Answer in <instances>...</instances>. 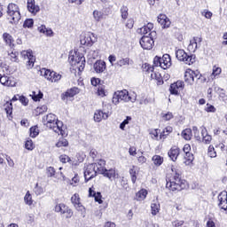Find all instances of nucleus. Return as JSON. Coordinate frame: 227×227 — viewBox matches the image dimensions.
I'll list each match as a JSON object with an SVG mask.
<instances>
[{
    "label": "nucleus",
    "instance_id": "9b49d317",
    "mask_svg": "<svg viewBox=\"0 0 227 227\" xmlns=\"http://www.w3.org/2000/svg\"><path fill=\"white\" fill-rule=\"evenodd\" d=\"M71 203L74 205V208L78 212H82V214L83 215V217H84V215L86 214V207H84V206H82V204L81 203V198L79 197L78 193H74L71 197Z\"/></svg>",
    "mask_w": 227,
    "mask_h": 227
},
{
    "label": "nucleus",
    "instance_id": "e2e57ef3",
    "mask_svg": "<svg viewBox=\"0 0 227 227\" xmlns=\"http://www.w3.org/2000/svg\"><path fill=\"white\" fill-rule=\"evenodd\" d=\"M47 175L49 177L54 176V175H56V169H54L53 167H48L47 168Z\"/></svg>",
    "mask_w": 227,
    "mask_h": 227
},
{
    "label": "nucleus",
    "instance_id": "dca6fc26",
    "mask_svg": "<svg viewBox=\"0 0 227 227\" xmlns=\"http://www.w3.org/2000/svg\"><path fill=\"white\" fill-rule=\"evenodd\" d=\"M202 41L203 39L201 37H193V39L190 41V44L188 45V51L190 52H196L198 45H201Z\"/></svg>",
    "mask_w": 227,
    "mask_h": 227
},
{
    "label": "nucleus",
    "instance_id": "37998d69",
    "mask_svg": "<svg viewBox=\"0 0 227 227\" xmlns=\"http://www.w3.org/2000/svg\"><path fill=\"white\" fill-rule=\"evenodd\" d=\"M129 175L131 176V181L133 184H136V181L137 180V172H136V166H132L130 168H129Z\"/></svg>",
    "mask_w": 227,
    "mask_h": 227
},
{
    "label": "nucleus",
    "instance_id": "3c124183",
    "mask_svg": "<svg viewBox=\"0 0 227 227\" xmlns=\"http://www.w3.org/2000/svg\"><path fill=\"white\" fill-rule=\"evenodd\" d=\"M40 134V130L38 129V127L34 126L30 128V137H36Z\"/></svg>",
    "mask_w": 227,
    "mask_h": 227
},
{
    "label": "nucleus",
    "instance_id": "393cba45",
    "mask_svg": "<svg viewBox=\"0 0 227 227\" xmlns=\"http://www.w3.org/2000/svg\"><path fill=\"white\" fill-rule=\"evenodd\" d=\"M152 29H153V24L148 23L146 26L142 27L140 29H138L139 33H142V35H148V36H152Z\"/></svg>",
    "mask_w": 227,
    "mask_h": 227
},
{
    "label": "nucleus",
    "instance_id": "09e8293b",
    "mask_svg": "<svg viewBox=\"0 0 227 227\" xmlns=\"http://www.w3.org/2000/svg\"><path fill=\"white\" fill-rule=\"evenodd\" d=\"M62 215H64L66 219H72V216L74 215V211H72L70 207H67V209L62 213Z\"/></svg>",
    "mask_w": 227,
    "mask_h": 227
},
{
    "label": "nucleus",
    "instance_id": "f03ea898",
    "mask_svg": "<svg viewBox=\"0 0 227 227\" xmlns=\"http://www.w3.org/2000/svg\"><path fill=\"white\" fill-rule=\"evenodd\" d=\"M172 173H174V176L169 179V181H167V189L173 192H180V191H184V189L187 187V182L182 179L180 170L172 168Z\"/></svg>",
    "mask_w": 227,
    "mask_h": 227
},
{
    "label": "nucleus",
    "instance_id": "ea45409f",
    "mask_svg": "<svg viewBox=\"0 0 227 227\" xmlns=\"http://www.w3.org/2000/svg\"><path fill=\"white\" fill-rule=\"evenodd\" d=\"M152 160L154 166H162V162H164V158L160 155H154L153 156Z\"/></svg>",
    "mask_w": 227,
    "mask_h": 227
},
{
    "label": "nucleus",
    "instance_id": "c03bdc74",
    "mask_svg": "<svg viewBox=\"0 0 227 227\" xmlns=\"http://www.w3.org/2000/svg\"><path fill=\"white\" fill-rule=\"evenodd\" d=\"M57 148H63V146H68V140L67 138H59V141L56 143Z\"/></svg>",
    "mask_w": 227,
    "mask_h": 227
},
{
    "label": "nucleus",
    "instance_id": "72a5a7b5",
    "mask_svg": "<svg viewBox=\"0 0 227 227\" xmlns=\"http://www.w3.org/2000/svg\"><path fill=\"white\" fill-rule=\"evenodd\" d=\"M159 212H160V204L159 202H153L151 204L152 215H157Z\"/></svg>",
    "mask_w": 227,
    "mask_h": 227
},
{
    "label": "nucleus",
    "instance_id": "a878e982",
    "mask_svg": "<svg viewBox=\"0 0 227 227\" xmlns=\"http://www.w3.org/2000/svg\"><path fill=\"white\" fill-rule=\"evenodd\" d=\"M92 15L95 22H101V20L106 19V14L102 11L94 10Z\"/></svg>",
    "mask_w": 227,
    "mask_h": 227
},
{
    "label": "nucleus",
    "instance_id": "864d4df0",
    "mask_svg": "<svg viewBox=\"0 0 227 227\" xmlns=\"http://www.w3.org/2000/svg\"><path fill=\"white\" fill-rule=\"evenodd\" d=\"M9 56L11 58V61H19V51H12L9 53Z\"/></svg>",
    "mask_w": 227,
    "mask_h": 227
},
{
    "label": "nucleus",
    "instance_id": "7c9ffc66",
    "mask_svg": "<svg viewBox=\"0 0 227 227\" xmlns=\"http://www.w3.org/2000/svg\"><path fill=\"white\" fill-rule=\"evenodd\" d=\"M151 79H154V81H156L159 86L164 84V81L162 80V75H160V73L153 72L151 74Z\"/></svg>",
    "mask_w": 227,
    "mask_h": 227
},
{
    "label": "nucleus",
    "instance_id": "a18cd8bd",
    "mask_svg": "<svg viewBox=\"0 0 227 227\" xmlns=\"http://www.w3.org/2000/svg\"><path fill=\"white\" fill-rule=\"evenodd\" d=\"M221 72H222L221 67H217L215 66L213 67V71H212V74L210 75V78L214 80L215 77H217V75L221 74Z\"/></svg>",
    "mask_w": 227,
    "mask_h": 227
},
{
    "label": "nucleus",
    "instance_id": "2eb2a0df",
    "mask_svg": "<svg viewBox=\"0 0 227 227\" xmlns=\"http://www.w3.org/2000/svg\"><path fill=\"white\" fill-rule=\"evenodd\" d=\"M185 88V84L183 81H177L172 83L169 87V91L171 95H178L179 91H182Z\"/></svg>",
    "mask_w": 227,
    "mask_h": 227
},
{
    "label": "nucleus",
    "instance_id": "6ab92c4d",
    "mask_svg": "<svg viewBox=\"0 0 227 227\" xmlns=\"http://www.w3.org/2000/svg\"><path fill=\"white\" fill-rule=\"evenodd\" d=\"M109 118V112H104L102 110H97L94 114V121L100 123L101 120H107Z\"/></svg>",
    "mask_w": 227,
    "mask_h": 227
},
{
    "label": "nucleus",
    "instance_id": "c9c22d12",
    "mask_svg": "<svg viewBox=\"0 0 227 227\" xmlns=\"http://www.w3.org/2000/svg\"><path fill=\"white\" fill-rule=\"evenodd\" d=\"M4 111L6 112L7 116H12L13 113V105L12 104V102L7 101L4 105Z\"/></svg>",
    "mask_w": 227,
    "mask_h": 227
},
{
    "label": "nucleus",
    "instance_id": "20e7f679",
    "mask_svg": "<svg viewBox=\"0 0 227 227\" xmlns=\"http://www.w3.org/2000/svg\"><path fill=\"white\" fill-rule=\"evenodd\" d=\"M68 61L70 65H72V67H75L79 72H82V70H84V67L86 66V59L84 58V55L79 51L70 52Z\"/></svg>",
    "mask_w": 227,
    "mask_h": 227
},
{
    "label": "nucleus",
    "instance_id": "4c0bfd02",
    "mask_svg": "<svg viewBox=\"0 0 227 227\" xmlns=\"http://www.w3.org/2000/svg\"><path fill=\"white\" fill-rule=\"evenodd\" d=\"M171 132H173V128L170 126L166 127L160 135V139H166Z\"/></svg>",
    "mask_w": 227,
    "mask_h": 227
},
{
    "label": "nucleus",
    "instance_id": "1a4fd4ad",
    "mask_svg": "<svg viewBox=\"0 0 227 227\" xmlns=\"http://www.w3.org/2000/svg\"><path fill=\"white\" fill-rule=\"evenodd\" d=\"M97 35L91 32H86L81 35V45H85L86 47H91L95 42H97Z\"/></svg>",
    "mask_w": 227,
    "mask_h": 227
},
{
    "label": "nucleus",
    "instance_id": "bf43d9fd",
    "mask_svg": "<svg viewBox=\"0 0 227 227\" xmlns=\"http://www.w3.org/2000/svg\"><path fill=\"white\" fill-rule=\"evenodd\" d=\"M162 118L165 121H169V120H173V113L168 112L167 114H162Z\"/></svg>",
    "mask_w": 227,
    "mask_h": 227
},
{
    "label": "nucleus",
    "instance_id": "338daca9",
    "mask_svg": "<svg viewBox=\"0 0 227 227\" xmlns=\"http://www.w3.org/2000/svg\"><path fill=\"white\" fill-rule=\"evenodd\" d=\"M219 100H221V102H223L224 104H227V95L224 92H221L219 94Z\"/></svg>",
    "mask_w": 227,
    "mask_h": 227
},
{
    "label": "nucleus",
    "instance_id": "603ef678",
    "mask_svg": "<svg viewBox=\"0 0 227 227\" xmlns=\"http://www.w3.org/2000/svg\"><path fill=\"white\" fill-rule=\"evenodd\" d=\"M121 13L122 19H124V20H127V17H129V8L127 6H122L121 8Z\"/></svg>",
    "mask_w": 227,
    "mask_h": 227
},
{
    "label": "nucleus",
    "instance_id": "4468645a",
    "mask_svg": "<svg viewBox=\"0 0 227 227\" xmlns=\"http://www.w3.org/2000/svg\"><path fill=\"white\" fill-rule=\"evenodd\" d=\"M0 83L3 86H7L8 88H13L17 85L15 78L2 74H0Z\"/></svg>",
    "mask_w": 227,
    "mask_h": 227
},
{
    "label": "nucleus",
    "instance_id": "774afa93",
    "mask_svg": "<svg viewBox=\"0 0 227 227\" xmlns=\"http://www.w3.org/2000/svg\"><path fill=\"white\" fill-rule=\"evenodd\" d=\"M142 68L145 71V72H153V67L150 66V64H145Z\"/></svg>",
    "mask_w": 227,
    "mask_h": 227
},
{
    "label": "nucleus",
    "instance_id": "e433bc0d",
    "mask_svg": "<svg viewBox=\"0 0 227 227\" xmlns=\"http://www.w3.org/2000/svg\"><path fill=\"white\" fill-rule=\"evenodd\" d=\"M68 206L63 204V203H59L57 204L55 206V212H57L58 214H60V215H62L64 214V212L67 209Z\"/></svg>",
    "mask_w": 227,
    "mask_h": 227
},
{
    "label": "nucleus",
    "instance_id": "8fccbe9b",
    "mask_svg": "<svg viewBox=\"0 0 227 227\" xmlns=\"http://www.w3.org/2000/svg\"><path fill=\"white\" fill-rule=\"evenodd\" d=\"M207 155L211 157V159L217 157V153H215V149L212 145H209L207 149Z\"/></svg>",
    "mask_w": 227,
    "mask_h": 227
},
{
    "label": "nucleus",
    "instance_id": "423d86ee",
    "mask_svg": "<svg viewBox=\"0 0 227 227\" xmlns=\"http://www.w3.org/2000/svg\"><path fill=\"white\" fill-rule=\"evenodd\" d=\"M153 67H160L163 70H168L171 67V57L169 54H164L162 58L159 56L154 57Z\"/></svg>",
    "mask_w": 227,
    "mask_h": 227
},
{
    "label": "nucleus",
    "instance_id": "6e6d98bb",
    "mask_svg": "<svg viewBox=\"0 0 227 227\" xmlns=\"http://www.w3.org/2000/svg\"><path fill=\"white\" fill-rule=\"evenodd\" d=\"M192 132H193L195 139L197 141H201V137H200V130L198 129V127L193 126L192 127Z\"/></svg>",
    "mask_w": 227,
    "mask_h": 227
},
{
    "label": "nucleus",
    "instance_id": "f3484780",
    "mask_svg": "<svg viewBox=\"0 0 227 227\" xmlns=\"http://www.w3.org/2000/svg\"><path fill=\"white\" fill-rule=\"evenodd\" d=\"M21 56H23L24 59H27V68H33L35 67V57L28 51H23L21 52Z\"/></svg>",
    "mask_w": 227,
    "mask_h": 227
},
{
    "label": "nucleus",
    "instance_id": "0eeeda50",
    "mask_svg": "<svg viewBox=\"0 0 227 227\" xmlns=\"http://www.w3.org/2000/svg\"><path fill=\"white\" fill-rule=\"evenodd\" d=\"M176 58L178 61H183L185 65H192L196 62V56L189 55L184 50H177L176 51Z\"/></svg>",
    "mask_w": 227,
    "mask_h": 227
},
{
    "label": "nucleus",
    "instance_id": "cd10ccee",
    "mask_svg": "<svg viewBox=\"0 0 227 227\" xmlns=\"http://www.w3.org/2000/svg\"><path fill=\"white\" fill-rule=\"evenodd\" d=\"M39 33H43L45 36H54V32L51 28H47L44 25L38 27Z\"/></svg>",
    "mask_w": 227,
    "mask_h": 227
},
{
    "label": "nucleus",
    "instance_id": "f704fd0d",
    "mask_svg": "<svg viewBox=\"0 0 227 227\" xmlns=\"http://www.w3.org/2000/svg\"><path fill=\"white\" fill-rule=\"evenodd\" d=\"M181 136L186 141H191V139L192 137V129H185L184 130L182 131Z\"/></svg>",
    "mask_w": 227,
    "mask_h": 227
},
{
    "label": "nucleus",
    "instance_id": "5fc2aeb1",
    "mask_svg": "<svg viewBox=\"0 0 227 227\" xmlns=\"http://www.w3.org/2000/svg\"><path fill=\"white\" fill-rule=\"evenodd\" d=\"M34 192L36 194V196H40L41 194H43L44 191L42 186H39L38 184H35L34 188Z\"/></svg>",
    "mask_w": 227,
    "mask_h": 227
},
{
    "label": "nucleus",
    "instance_id": "9d476101",
    "mask_svg": "<svg viewBox=\"0 0 227 227\" xmlns=\"http://www.w3.org/2000/svg\"><path fill=\"white\" fill-rule=\"evenodd\" d=\"M140 45L142 49L145 51H152L155 45V41H153V37H152V35H144L140 39Z\"/></svg>",
    "mask_w": 227,
    "mask_h": 227
},
{
    "label": "nucleus",
    "instance_id": "a19ab883",
    "mask_svg": "<svg viewBox=\"0 0 227 227\" xmlns=\"http://www.w3.org/2000/svg\"><path fill=\"white\" fill-rule=\"evenodd\" d=\"M32 97V99L34 102H40L41 98H43V93L42 91H39L37 94L35 91H33L32 94L30 95Z\"/></svg>",
    "mask_w": 227,
    "mask_h": 227
},
{
    "label": "nucleus",
    "instance_id": "f257e3e1",
    "mask_svg": "<svg viewBox=\"0 0 227 227\" xmlns=\"http://www.w3.org/2000/svg\"><path fill=\"white\" fill-rule=\"evenodd\" d=\"M43 123L56 134H59L65 137V136H68L67 133V127L63 125V121H59L58 117L54 114H49L43 118Z\"/></svg>",
    "mask_w": 227,
    "mask_h": 227
},
{
    "label": "nucleus",
    "instance_id": "b1692460",
    "mask_svg": "<svg viewBox=\"0 0 227 227\" xmlns=\"http://www.w3.org/2000/svg\"><path fill=\"white\" fill-rule=\"evenodd\" d=\"M93 67L96 74H102L106 71V62L103 60L96 61Z\"/></svg>",
    "mask_w": 227,
    "mask_h": 227
},
{
    "label": "nucleus",
    "instance_id": "39448f33",
    "mask_svg": "<svg viewBox=\"0 0 227 227\" xmlns=\"http://www.w3.org/2000/svg\"><path fill=\"white\" fill-rule=\"evenodd\" d=\"M7 15L11 19V24H19L21 19L20 9L17 4L11 3L7 6Z\"/></svg>",
    "mask_w": 227,
    "mask_h": 227
},
{
    "label": "nucleus",
    "instance_id": "58836bf2",
    "mask_svg": "<svg viewBox=\"0 0 227 227\" xmlns=\"http://www.w3.org/2000/svg\"><path fill=\"white\" fill-rule=\"evenodd\" d=\"M184 159V164L186 166H191V164H192V162L194 161V154H192V153H186Z\"/></svg>",
    "mask_w": 227,
    "mask_h": 227
},
{
    "label": "nucleus",
    "instance_id": "4d7b16f0",
    "mask_svg": "<svg viewBox=\"0 0 227 227\" xmlns=\"http://www.w3.org/2000/svg\"><path fill=\"white\" fill-rule=\"evenodd\" d=\"M130 120H132V117L127 116V118L120 124L121 130H125V126L129 125Z\"/></svg>",
    "mask_w": 227,
    "mask_h": 227
},
{
    "label": "nucleus",
    "instance_id": "f8f14e48",
    "mask_svg": "<svg viewBox=\"0 0 227 227\" xmlns=\"http://www.w3.org/2000/svg\"><path fill=\"white\" fill-rule=\"evenodd\" d=\"M96 165L91 163L87 165L84 170V178L86 182H90L92 178H95L97 176V169L95 168Z\"/></svg>",
    "mask_w": 227,
    "mask_h": 227
},
{
    "label": "nucleus",
    "instance_id": "aec40b11",
    "mask_svg": "<svg viewBox=\"0 0 227 227\" xmlns=\"http://www.w3.org/2000/svg\"><path fill=\"white\" fill-rule=\"evenodd\" d=\"M158 22L159 24H160L163 29H166L171 26V21L169 20V18H168V16H166L165 14H160L158 16Z\"/></svg>",
    "mask_w": 227,
    "mask_h": 227
},
{
    "label": "nucleus",
    "instance_id": "49530a36",
    "mask_svg": "<svg viewBox=\"0 0 227 227\" xmlns=\"http://www.w3.org/2000/svg\"><path fill=\"white\" fill-rule=\"evenodd\" d=\"M24 201L26 205H28V206L33 205V197L31 196V193L29 192H27L24 197Z\"/></svg>",
    "mask_w": 227,
    "mask_h": 227
},
{
    "label": "nucleus",
    "instance_id": "bb28decb",
    "mask_svg": "<svg viewBox=\"0 0 227 227\" xmlns=\"http://www.w3.org/2000/svg\"><path fill=\"white\" fill-rule=\"evenodd\" d=\"M117 67H129V65H134V60L130 58L127 57L124 59H121L116 63Z\"/></svg>",
    "mask_w": 227,
    "mask_h": 227
},
{
    "label": "nucleus",
    "instance_id": "c85d7f7f",
    "mask_svg": "<svg viewBox=\"0 0 227 227\" xmlns=\"http://www.w3.org/2000/svg\"><path fill=\"white\" fill-rule=\"evenodd\" d=\"M201 135H202L203 143H205L206 145H210V143L212 141V136H210V135H208V133H207V128H202Z\"/></svg>",
    "mask_w": 227,
    "mask_h": 227
},
{
    "label": "nucleus",
    "instance_id": "69168bd1",
    "mask_svg": "<svg viewBox=\"0 0 227 227\" xmlns=\"http://www.w3.org/2000/svg\"><path fill=\"white\" fill-rule=\"evenodd\" d=\"M184 221L183 220H175L172 222V226L173 227H180V226H184Z\"/></svg>",
    "mask_w": 227,
    "mask_h": 227
},
{
    "label": "nucleus",
    "instance_id": "13d9d810",
    "mask_svg": "<svg viewBox=\"0 0 227 227\" xmlns=\"http://www.w3.org/2000/svg\"><path fill=\"white\" fill-rule=\"evenodd\" d=\"M59 160L63 164H67V162H71L72 160H70V157H68V155L62 154V155L59 156Z\"/></svg>",
    "mask_w": 227,
    "mask_h": 227
},
{
    "label": "nucleus",
    "instance_id": "473e14b6",
    "mask_svg": "<svg viewBox=\"0 0 227 227\" xmlns=\"http://www.w3.org/2000/svg\"><path fill=\"white\" fill-rule=\"evenodd\" d=\"M147 195H148V192L145 189H142L138 192H137L136 200H137V201H143L146 200Z\"/></svg>",
    "mask_w": 227,
    "mask_h": 227
},
{
    "label": "nucleus",
    "instance_id": "2f4dec72",
    "mask_svg": "<svg viewBox=\"0 0 227 227\" xmlns=\"http://www.w3.org/2000/svg\"><path fill=\"white\" fill-rule=\"evenodd\" d=\"M3 38L5 42V43H7V45H9V47H11V49L15 47V44H13V37L12 35H10V34L4 33L3 35Z\"/></svg>",
    "mask_w": 227,
    "mask_h": 227
},
{
    "label": "nucleus",
    "instance_id": "6e6552de",
    "mask_svg": "<svg viewBox=\"0 0 227 227\" xmlns=\"http://www.w3.org/2000/svg\"><path fill=\"white\" fill-rule=\"evenodd\" d=\"M40 75H42L44 79H47V81H50L51 82H58L59 81H61V74L51 71L47 68H42L40 71Z\"/></svg>",
    "mask_w": 227,
    "mask_h": 227
},
{
    "label": "nucleus",
    "instance_id": "de8ad7c7",
    "mask_svg": "<svg viewBox=\"0 0 227 227\" xmlns=\"http://www.w3.org/2000/svg\"><path fill=\"white\" fill-rule=\"evenodd\" d=\"M25 148L30 152L35 150V144L33 143V140L28 138L25 143Z\"/></svg>",
    "mask_w": 227,
    "mask_h": 227
},
{
    "label": "nucleus",
    "instance_id": "a211bd4d",
    "mask_svg": "<svg viewBox=\"0 0 227 227\" xmlns=\"http://www.w3.org/2000/svg\"><path fill=\"white\" fill-rule=\"evenodd\" d=\"M27 8L32 15H36L38 12H40V6L36 4V2L35 0H27Z\"/></svg>",
    "mask_w": 227,
    "mask_h": 227
},
{
    "label": "nucleus",
    "instance_id": "79ce46f5",
    "mask_svg": "<svg viewBox=\"0 0 227 227\" xmlns=\"http://www.w3.org/2000/svg\"><path fill=\"white\" fill-rule=\"evenodd\" d=\"M184 81L188 84H194V78L192 77V74L190 71H186L184 74Z\"/></svg>",
    "mask_w": 227,
    "mask_h": 227
},
{
    "label": "nucleus",
    "instance_id": "7ed1b4c3",
    "mask_svg": "<svg viewBox=\"0 0 227 227\" xmlns=\"http://www.w3.org/2000/svg\"><path fill=\"white\" fill-rule=\"evenodd\" d=\"M137 96L135 93H129V90H117L114 93L112 102L114 106H118L121 101L122 102H136Z\"/></svg>",
    "mask_w": 227,
    "mask_h": 227
},
{
    "label": "nucleus",
    "instance_id": "c756f323",
    "mask_svg": "<svg viewBox=\"0 0 227 227\" xmlns=\"http://www.w3.org/2000/svg\"><path fill=\"white\" fill-rule=\"evenodd\" d=\"M79 88L73 87L65 92L64 97H66L67 98L75 97V95L79 94Z\"/></svg>",
    "mask_w": 227,
    "mask_h": 227
},
{
    "label": "nucleus",
    "instance_id": "0e129e2a",
    "mask_svg": "<svg viewBox=\"0 0 227 227\" xmlns=\"http://www.w3.org/2000/svg\"><path fill=\"white\" fill-rule=\"evenodd\" d=\"M19 100L23 106H27V104H29V100L24 96H20Z\"/></svg>",
    "mask_w": 227,
    "mask_h": 227
},
{
    "label": "nucleus",
    "instance_id": "052dcab7",
    "mask_svg": "<svg viewBox=\"0 0 227 227\" xmlns=\"http://www.w3.org/2000/svg\"><path fill=\"white\" fill-rule=\"evenodd\" d=\"M98 97H106V87L99 85L98 88Z\"/></svg>",
    "mask_w": 227,
    "mask_h": 227
},
{
    "label": "nucleus",
    "instance_id": "680f3d73",
    "mask_svg": "<svg viewBox=\"0 0 227 227\" xmlns=\"http://www.w3.org/2000/svg\"><path fill=\"white\" fill-rule=\"evenodd\" d=\"M35 24L33 19H27L24 21L23 27H31Z\"/></svg>",
    "mask_w": 227,
    "mask_h": 227
},
{
    "label": "nucleus",
    "instance_id": "4be33fe9",
    "mask_svg": "<svg viewBox=\"0 0 227 227\" xmlns=\"http://www.w3.org/2000/svg\"><path fill=\"white\" fill-rule=\"evenodd\" d=\"M92 164H95V169L98 175H103L106 173V170L107 169L106 168V160H99L97 163Z\"/></svg>",
    "mask_w": 227,
    "mask_h": 227
},
{
    "label": "nucleus",
    "instance_id": "ddd939ff",
    "mask_svg": "<svg viewBox=\"0 0 227 227\" xmlns=\"http://www.w3.org/2000/svg\"><path fill=\"white\" fill-rule=\"evenodd\" d=\"M218 207L221 210H224L227 215V192L223 191L218 195Z\"/></svg>",
    "mask_w": 227,
    "mask_h": 227
},
{
    "label": "nucleus",
    "instance_id": "5701e85b",
    "mask_svg": "<svg viewBox=\"0 0 227 227\" xmlns=\"http://www.w3.org/2000/svg\"><path fill=\"white\" fill-rule=\"evenodd\" d=\"M168 155L173 162L176 161V159H178V155H180V148L177 146H173L171 149L168 151Z\"/></svg>",
    "mask_w": 227,
    "mask_h": 227
},
{
    "label": "nucleus",
    "instance_id": "412c9836",
    "mask_svg": "<svg viewBox=\"0 0 227 227\" xmlns=\"http://www.w3.org/2000/svg\"><path fill=\"white\" fill-rule=\"evenodd\" d=\"M104 176L108 178L109 180H114L116 178H120V174L116 173L115 168H110V169H106L105 173L102 174Z\"/></svg>",
    "mask_w": 227,
    "mask_h": 227
}]
</instances>
